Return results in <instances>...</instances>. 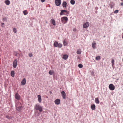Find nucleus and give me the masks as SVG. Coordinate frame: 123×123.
Returning a JSON list of instances; mask_svg holds the SVG:
<instances>
[{
	"mask_svg": "<svg viewBox=\"0 0 123 123\" xmlns=\"http://www.w3.org/2000/svg\"><path fill=\"white\" fill-rule=\"evenodd\" d=\"M70 3L72 5H74L75 3V1L74 0H71L70 1Z\"/></svg>",
	"mask_w": 123,
	"mask_h": 123,
	"instance_id": "26",
	"label": "nucleus"
},
{
	"mask_svg": "<svg viewBox=\"0 0 123 123\" xmlns=\"http://www.w3.org/2000/svg\"><path fill=\"white\" fill-rule=\"evenodd\" d=\"M17 64V61L16 59H15L13 62V67L14 68H16Z\"/></svg>",
	"mask_w": 123,
	"mask_h": 123,
	"instance_id": "6",
	"label": "nucleus"
},
{
	"mask_svg": "<svg viewBox=\"0 0 123 123\" xmlns=\"http://www.w3.org/2000/svg\"><path fill=\"white\" fill-rule=\"evenodd\" d=\"M57 47H58L59 48H61V47H62V44H58Z\"/></svg>",
	"mask_w": 123,
	"mask_h": 123,
	"instance_id": "32",
	"label": "nucleus"
},
{
	"mask_svg": "<svg viewBox=\"0 0 123 123\" xmlns=\"http://www.w3.org/2000/svg\"><path fill=\"white\" fill-rule=\"evenodd\" d=\"M20 52H21V51L20 50H19Z\"/></svg>",
	"mask_w": 123,
	"mask_h": 123,
	"instance_id": "45",
	"label": "nucleus"
},
{
	"mask_svg": "<svg viewBox=\"0 0 123 123\" xmlns=\"http://www.w3.org/2000/svg\"><path fill=\"white\" fill-rule=\"evenodd\" d=\"M95 102L96 103L98 104L99 103V101L98 98H96L95 99Z\"/></svg>",
	"mask_w": 123,
	"mask_h": 123,
	"instance_id": "17",
	"label": "nucleus"
},
{
	"mask_svg": "<svg viewBox=\"0 0 123 123\" xmlns=\"http://www.w3.org/2000/svg\"><path fill=\"white\" fill-rule=\"evenodd\" d=\"M121 1H123V0H121Z\"/></svg>",
	"mask_w": 123,
	"mask_h": 123,
	"instance_id": "43",
	"label": "nucleus"
},
{
	"mask_svg": "<svg viewBox=\"0 0 123 123\" xmlns=\"http://www.w3.org/2000/svg\"><path fill=\"white\" fill-rule=\"evenodd\" d=\"M16 109L17 111H20L22 110V108L21 104L20 102H17L16 105Z\"/></svg>",
	"mask_w": 123,
	"mask_h": 123,
	"instance_id": "1",
	"label": "nucleus"
},
{
	"mask_svg": "<svg viewBox=\"0 0 123 123\" xmlns=\"http://www.w3.org/2000/svg\"><path fill=\"white\" fill-rule=\"evenodd\" d=\"M89 26V23L88 22H87L83 24V27L84 28H86L88 27Z\"/></svg>",
	"mask_w": 123,
	"mask_h": 123,
	"instance_id": "8",
	"label": "nucleus"
},
{
	"mask_svg": "<svg viewBox=\"0 0 123 123\" xmlns=\"http://www.w3.org/2000/svg\"><path fill=\"white\" fill-rule=\"evenodd\" d=\"M26 80L25 78H24L21 82V84L22 85H24L26 83Z\"/></svg>",
	"mask_w": 123,
	"mask_h": 123,
	"instance_id": "11",
	"label": "nucleus"
},
{
	"mask_svg": "<svg viewBox=\"0 0 123 123\" xmlns=\"http://www.w3.org/2000/svg\"><path fill=\"white\" fill-rule=\"evenodd\" d=\"M55 5L57 6H59L61 4V0H55Z\"/></svg>",
	"mask_w": 123,
	"mask_h": 123,
	"instance_id": "5",
	"label": "nucleus"
},
{
	"mask_svg": "<svg viewBox=\"0 0 123 123\" xmlns=\"http://www.w3.org/2000/svg\"><path fill=\"white\" fill-rule=\"evenodd\" d=\"M110 89L111 90H113L115 88V87L114 85L112 84H110L109 86Z\"/></svg>",
	"mask_w": 123,
	"mask_h": 123,
	"instance_id": "4",
	"label": "nucleus"
},
{
	"mask_svg": "<svg viewBox=\"0 0 123 123\" xmlns=\"http://www.w3.org/2000/svg\"><path fill=\"white\" fill-rule=\"evenodd\" d=\"M50 92V93H51V92Z\"/></svg>",
	"mask_w": 123,
	"mask_h": 123,
	"instance_id": "44",
	"label": "nucleus"
},
{
	"mask_svg": "<svg viewBox=\"0 0 123 123\" xmlns=\"http://www.w3.org/2000/svg\"><path fill=\"white\" fill-rule=\"evenodd\" d=\"M67 3L65 1H64L63 2L62 6L63 7H66V6Z\"/></svg>",
	"mask_w": 123,
	"mask_h": 123,
	"instance_id": "22",
	"label": "nucleus"
},
{
	"mask_svg": "<svg viewBox=\"0 0 123 123\" xmlns=\"http://www.w3.org/2000/svg\"><path fill=\"white\" fill-rule=\"evenodd\" d=\"M91 108L92 110H94L95 109V106L94 104H92L91 105Z\"/></svg>",
	"mask_w": 123,
	"mask_h": 123,
	"instance_id": "19",
	"label": "nucleus"
},
{
	"mask_svg": "<svg viewBox=\"0 0 123 123\" xmlns=\"http://www.w3.org/2000/svg\"><path fill=\"white\" fill-rule=\"evenodd\" d=\"M69 14L68 12L66 10H62V15H64L68 16Z\"/></svg>",
	"mask_w": 123,
	"mask_h": 123,
	"instance_id": "7",
	"label": "nucleus"
},
{
	"mask_svg": "<svg viewBox=\"0 0 123 123\" xmlns=\"http://www.w3.org/2000/svg\"><path fill=\"white\" fill-rule=\"evenodd\" d=\"M68 43V40L66 39H65L63 41V44L64 46L66 45Z\"/></svg>",
	"mask_w": 123,
	"mask_h": 123,
	"instance_id": "15",
	"label": "nucleus"
},
{
	"mask_svg": "<svg viewBox=\"0 0 123 123\" xmlns=\"http://www.w3.org/2000/svg\"><path fill=\"white\" fill-rule=\"evenodd\" d=\"M54 102L55 104L58 105L60 103V101L59 99H57Z\"/></svg>",
	"mask_w": 123,
	"mask_h": 123,
	"instance_id": "9",
	"label": "nucleus"
},
{
	"mask_svg": "<svg viewBox=\"0 0 123 123\" xmlns=\"http://www.w3.org/2000/svg\"><path fill=\"white\" fill-rule=\"evenodd\" d=\"M14 72L12 71H11V75L12 77H14Z\"/></svg>",
	"mask_w": 123,
	"mask_h": 123,
	"instance_id": "24",
	"label": "nucleus"
},
{
	"mask_svg": "<svg viewBox=\"0 0 123 123\" xmlns=\"http://www.w3.org/2000/svg\"><path fill=\"white\" fill-rule=\"evenodd\" d=\"M51 22L52 23L53 25H55V21L53 19H52L51 20Z\"/></svg>",
	"mask_w": 123,
	"mask_h": 123,
	"instance_id": "18",
	"label": "nucleus"
},
{
	"mask_svg": "<svg viewBox=\"0 0 123 123\" xmlns=\"http://www.w3.org/2000/svg\"><path fill=\"white\" fill-rule=\"evenodd\" d=\"M68 20L67 17H63L62 18V23L65 24L67 23Z\"/></svg>",
	"mask_w": 123,
	"mask_h": 123,
	"instance_id": "3",
	"label": "nucleus"
},
{
	"mask_svg": "<svg viewBox=\"0 0 123 123\" xmlns=\"http://www.w3.org/2000/svg\"><path fill=\"white\" fill-rule=\"evenodd\" d=\"M5 3L6 4V5H9L10 3V2L9 0H7L5 1Z\"/></svg>",
	"mask_w": 123,
	"mask_h": 123,
	"instance_id": "20",
	"label": "nucleus"
},
{
	"mask_svg": "<svg viewBox=\"0 0 123 123\" xmlns=\"http://www.w3.org/2000/svg\"><path fill=\"white\" fill-rule=\"evenodd\" d=\"M76 29H73V30L74 31H76Z\"/></svg>",
	"mask_w": 123,
	"mask_h": 123,
	"instance_id": "38",
	"label": "nucleus"
},
{
	"mask_svg": "<svg viewBox=\"0 0 123 123\" xmlns=\"http://www.w3.org/2000/svg\"><path fill=\"white\" fill-rule=\"evenodd\" d=\"M37 97L38 98V100L39 102V103H41L42 101L41 96L40 95H38Z\"/></svg>",
	"mask_w": 123,
	"mask_h": 123,
	"instance_id": "12",
	"label": "nucleus"
},
{
	"mask_svg": "<svg viewBox=\"0 0 123 123\" xmlns=\"http://www.w3.org/2000/svg\"><path fill=\"white\" fill-rule=\"evenodd\" d=\"M34 109L36 110H39L40 112H42L43 111L42 107L38 104H36L35 106Z\"/></svg>",
	"mask_w": 123,
	"mask_h": 123,
	"instance_id": "2",
	"label": "nucleus"
},
{
	"mask_svg": "<svg viewBox=\"0 0 123 123\" xmlns=\"http://www.w3.org/2000/svg\"><path fill=\"white\" fill-rule=\"evenodd\" d=\"M58 44V42L56 41H55L54 43V46L55 47H57Z\"/></svg>",
	"mask_w": 123,
	"mask_h": 123,
	"instance_id": "21",
	"label": "nucleus"
},
{
	"mask_svg": "<svg viewBox=\"0 0 123 123\" xmlns=\"http://www.w3.org/2000/svg\"><path fill=\"white\" fill-rule=\"evenodd\" d=\"M15 98L18 100L20 99V96L18 93H16L15 95Z\"/></svg>",
	"mask_w": 123,
	"mask_h": 123,
	"instance_id": "10",
	"label": "nucleus"
},
{
	"mask_svg": "<svg viewBox=\"0 0 123 123\" xmlns=\"http://www.w3.org/2000/svg\"><path fill=\"white\" fill-rule=\"evenodd\" d=\"M29 56L30 57H31L33 55L32 53H30L29 54Z\"/></svg>",
	"mask_w": 123,
	"mask_h": 123,
	"instance_id": "33",
	"label": "nucleus"
},
{
	"mask_svg": "<svg viewBox=\"0 0 123 123\" xmlns=\"http://www.w3.org/2000/svg\"><path fill=\"white\" fill-rule=\"evenodd\" d=\"M81 51L80 50H77V53L78 54H80L81 53Z\"/></svg>",
	"mask_w": 123,
	"mask_h": 123,
	"instance_id": "29",
	"label": "nucleus"
},
{
	"mask_svg": "<svg viewBox=\"0 0 123 123\" xmlns=\"http://www.w3.org/2000/svg\"><path fill=\"white\" fill-rule=\"evenodd\" d=\"M121 5L122 6H123V3H120Z\"/></svg>",
	"mask_w": 123,
	"mask_h": 123,
	"instance_id": "37",
	"label": "nucleus"
},
{
	"mask_svg": "<svg viewBox=\"0 0 123 123\" xmlns=\"http://www.w3.org/2000/svg\"><path fill=\"white\" fill-rule=\"evenodd\" d=\"M54 73V71L53 70H50L49 72V74L50 75H52Z\"/></svg>",
	"mask_w": 123,
	"mask_h": 123,
	"instance_id": "23",
	"label": "nucleus"
},
{
	"mask_svg": "<svg viewBox=\"0 0 123 123\" xmlns=\"http://www.w3.org/2000/svg\"><path fill=\"white\" fill-rule=\"evenodd\" d=\"M62 96L64 99H65L66 98V93L64 91H62Z\"/></svg>",
	"mask_w": 123,
	"mask_h": 123,
	"instance_id": "14",
	"label": "nucleus"
},
{
	"mask_svg": "<svg viewBox=\"0 0 123 123\" xmlns=\"http://www.w3.org/2000/svg\"><path fill=\"white\" fill-rule=\"evenodd\" d=\"M46 23H47V22H46Z\"/></svg>",
	"mask_w": 123,
	"mask_h": 123,
	"instance_id": "42",
	"label": "nucleus"
},
{
	"mask_svg": "<svg viewBox=\"0 0 123 123\" xmlns=\"http://www.w3.org/2000/svg\"><path fill=\"white\" fill-rule=\"evenodd\" d=\"M23 13L25 15H26L28 14L27 11L26 10H25L23 11Z\"/></svg>",
	"mask_w": 123,
	"mask_h": 123,
	"instance_id": "27",
	"label": "nucleus"
},
{
	"mask_svg": "<svg viewBox=\"0 0 123 123\" xmlns=\"http://www.w3.org/2000/svg\"><path fill=\"white\" fill-rule=\"evenodd\" d=\"M1 24L2 25H4V23H1Z\"/></svg>",
	"mask_w": 123,
	"mask_h": 123,
	"instance_id": "39",
	"label": "nucleus"
},
{
	"mask_svg": "<svg viewBox=\"0 0 123 123\" xmlns=\"http://www.w3.org/2000/svg\"><path fill=\"white\" fill-rule=\"evenodd\" d=\"M100 59V57L99 56H98L96 57V60H97Z\"/></svg>",
	"mask_w": 123,
	"mask_h": 123,
	"instance_id": "28",
	"label": "nucleus"
},
{
	"mask_svg": "<svg viewBox=\"0 0 123 123\" xmlns=\"http://www.w3.org/2000/svg\"><path fill=\"white\" fill-rule=\"evenodd\" d=\"M3 19L4 21H6V18H3Z\"/></svg>",
	"mask_w": 123,
	"mask_h": 123,
	"instance_id": "35",
	"label": "nucleus"
},
{
	"mask_svg": "<svg viewBox=\"0 0 123 123\" xmlns=\"http://www.w3.org/2000/svg\"><path fill=\"white\" fill-rule=\"evenodd\" d=\"M114 59H112L111 61V63L112 64V66L113 67L114 66Z\"/></svg>",
	"mask_w": 123,
	"mask_h": 123,
	"instance_id": "25",
	"label": "nucleus"
},
{
	"mask_svg": "<svg viewBox=\"0 0 123 123\" xmlns=\"http://www.w3.org/2000/svg\"><path fill=\"white\" fill-rule=\"evenodd\" d=\"M68 56L67 55L65 54L63 55L62 58L63 59L66 60L68 58Z\"/></svg>",
	"mask_w": 123,
	"mask_h": 123,
	"instance_id": "16",
	"label": "nucleus"
},
{
	"mask_svg": "<svg viewBox=\"0 0 123 123\" xmlns=\"http://www.w3.org/2000/svg\"><path fill=\"white\" fill-rule=\"evenodd\" d=\"M60 15H62V10L61 11V12L60 13Z\"/></svg>",
	"mask_w": 123,
	"mask_h": 123,
	"instance_id": "41",
	"label": "nucleus"
},
{
	"mask_svg": "<svg viewBox=\"0 0 123 123\" xmlns=\"http://www.w3.org/2000/svg\"><path fill=\"white\" fill-rule=\"evenodd\" d=\"M45 0H41V1L42 2H43L45 1Z\"/></svg>",
	"mask_w": 123,
	"mask_h": 123,
	"instance_id": "36",
	"label": "nucleus"
},
{
	"mask_svg": "<svg viewBox=\"0 0 123 123\" xmlns=\"http://www.w3.org/2000/svg\"><path fill=\"white\" fill-rule=\"evenodd\" d=\"M78 66L80 68H82L83 67L82 65L81 64H79L78 65Z\"/></svg>",
	"mask_w": 123,
	"mask_h": 123,
	"instance_id": "31",
	"label": "nucleus"
},
{
	"mask_svg": "<svg viewBox=\"0 0 123 123\" xmlns=\"http://www.w3.org/2000/svg\"><path fill=\"white\" fill-rule=\"evenodd\" d=\"M13 32L15 33H16L17 31V30L16 28H14L13 29Z\"/></svg>",
	"mask_w": 123,
	"mask_h": 123,
	"instance_id": "30",
	"label": "nucleus"
},
{
	"mask_svg": "<svg viewBox=\"0 0 123 123\" xmlns=\"http://www.w3.org/2000/svg\"><path fill=\"white\" fill-rule=\"evenodd\" d=\"M118 10H116L114 11V13H117L118 12Z\"/></svg>",
	"mask_w": 123,
	"mask_h": 123,
	"instance_id": "34",
	"label": "nucleus"
},
{
	"mask_svg": "<svg viewBox=\"0 0 123 123\" xmlns=\"http://www.w3.org/2000/svg\"><path fill=\"white\" fill-rule=\"evenodd\" d=\"M96 43L95 41H93L92 43V47L94 49L96 48L95 45H96Z\"/></svg>",
	"mask_w": 123,
	"mask_h": 123,
	"instance_id": "13",
	"label": "nucleus"
},
{
	"mask_svg": "<svg viewBox=\"0 0 123 123\" xmlns=\"http://www.w3.org/2000/svg\"><path fill=\"white\" fill-rule=\"evenodd\" d=\"M6 117L8 118H9V117L7 116Z\"/></svg>",
	"mask_w": 123,
	"mask_h": 123,
	"instance_id": "40",
	"label": "nucleus"
}]
</instances>
